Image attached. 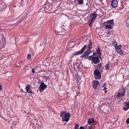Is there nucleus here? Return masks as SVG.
<instances>
[{
	"mask_svg": "<svg viewBox=\"0 0 129 129\" xmlns=\"http://www.w3.org/2000/svg\"><path fill=\"white\" fill-rule=\"evenodd\" d=\"M107 34H110V33L109 31H107Z\"/></svg>",
	"mask_w": 129,
	"mask_h": 129,
	"instance_id": "obj_40",
	"label": "nucleus"
},
{
	"mask_svg": "<svg viewBox=\"0 0 129 129\" xmlns=\"http://www.w3.org/2000/svg\"><path fill=\"white\" fill-rule=\"evenodd\" d=\"M58 34V35H59V34H58V33H57Z\"/></svg>",
	"mask_w": 129,
	"mask_h": 129,
	"instance_id": "obj_43",
	"label": "nucleus"
},
{
	"mask_svg": "<svg viewBox=\"0 0 129 129\" xmlns=\"http://www.w3.org/2000/svg\"><path fill=\"white\" fill-rule=\"evenodd\" d=\"M32 72L33 73H34L35 72V70L34 69H33L32 70Z\"/></svg>",
	"mask_w": 129,
	"mask_h": 129,
	"instance_id": "obj_37",
	"label": "nucleus"
},
{
	"mask_svg": "<svg viewBox=\"0 0 129 129\" xmlns=\"http://www.w3.org/2000/svg\"><path fill=\"white\" fill-rule=\"evenodd\" d=\"M87 58L90 60H92V57H93V55H89L88 56H87Z\"/></svg>",
	"mask_w": 129,
	"mask_h": 129,
	"instance_id": "obj_21",
	"label": "nucleus"
},
{
	"mask_svg": "<svg viewBox=\"0 0 129 129\" xmlns=\"http://www.w3.org/2000/svg\"><path fill=\"white\" fill-rule=\"evenodd\" d=\"M91 14V16L92 17H95L96 18V15L95 14L94 12L93 13Z\"/></svg>",
	"mask_w": 129,
	"mask_h": 129,
	"instance_id": "obj_26",
	"label": "nucleus"
},
{
	"mask_svg": "<svg viewBox=\"0 0 129 129\" xmlns=\"http://www.w3.org/2000/svg\"><path fill=\"white\" fill-rule=\"evenodd\" d=\"M116 51L118 52L119 53L120 55H123V52L122 51L121 49L120 48H118V46L117 47L116 49Z\"/></svg>",
	"mask_w": 129,
	"mask_h": 129,
	"instance_id": "obj_12",
	"label": "nucleus"
},
{
	"mask_svg": "<svg viewBox=\"0 0 129 129\" xmlns=\"http://www.w3.org/2000/svg\"><path fill=\"white\" fill-rule=\"evenodd\" d=\"M66 113V112L65 111H62L61 112L60 114V115L61 117L62 118L64 116L65 114Z\"/></svg>",
	"mask_w": 129,
	"mask_h": 129,
	"instance_id": "obj_14",
	"label": "nucleus"
},
{
	"mask_svg": "<svg viewBox=\"0 0 129 129\" xmlns=\"http://www.w3.org/2000/svg\"><path fill=\"white\" fill-rule=\"evenodd\" d=\"M96 52L100 56L101 55L99 47H98V49L96 50Z\"/></svg>",
	"mask_w": 129,
	"mask_h": 129,
	"instance_id": "obj_15",
	"label": "nucleus"
},
{
	"mask_svg": "<svg viewBox=\"0 0 129 129\" xmlns=\"http://www.w3.org/2000/svg\"><path fill=\"white\" fill-rule=\"evenodd\" d=\"M79 126V125L78 124H75V129H78Z\"/></svg>",
	"mask_w": 129,
	"mask_h": 129,
	"instance_id": "obj_23",
	"label": "nucleus"
},
{
	"mask_svg": "<svg viewBox=\"0 0 129 129\" xmlns=\"http://www.w3.org/2000/svg\"><path fill=\"white\" fill-rule=\"evenodd\" d=\"M106 70H107L108 69H109V68L108 67V64H106L105 66Z\"/></svg>",
	"mask_w": 129,
	"mask_h": 129,
	"instance_id": "obj_29",
	"label": "nucleus"
},
{
	"mask_svg": "<svg viewBox=\"0 0 129 129\" xmlns=\"http://www.w3.org/2000/svg\"><path fill=\"white\" fill-rule=\"evenodd\" d=\"M79 129H85L84 127L82 126H81Z\"/></svg>",
	"mask_w": 129,
	"mask_h": 129,
	"instance_id": "obj_35",
	"label": "nucleus"
},
{
	"mask_svg": "<svg viewBox=\"0 0 129 129\" xmlns=\"http://www.w3.org/2000/svg\"><path fill=\"white\" fill-rule=\"evenodd\" d=\"M121 47H122L121 45H119V46L118 47V48H120Z\"/></svg>",
	"mask_w": 129,
	"mask_h": 129,
	"instance_id": "obj_39",
	"label": "nucleus"
},
{
	"mask_svg": "<svg viewBox=\"0 0 129 129\" xmlns=\"http://www.w3.org/2000/svg\"><path fill=\"white\" fill-rule=\"evenodd\" d=\"M93 22V21L91 20V21L90 22V23L89 24V25L90 27H91V26L92 25V24Z\"/></svg>",
	"mask_w": 129,
	"mask_h": 129,
	"instance_id": "obj_30",
	"label": "nucleus"
},
{
	"mask_svg": "<svg viewBox=\"0 0 129 129\" xmlns=\"http://www.w3.org/2000/svg\"><path fill=\"white\" fill-rule=\"evenodd\" d=\"M112 45L114 46H115L117 45V43L116 42H112Z\"/></svg>",
	"mask_w": 129,
	"mask_h": 129,
	"instance_id": "obj_28",
	"label": "nucleus"
},
{
	"mask_svg": "<svg viewBox=\"0 0 129 129\" xmlns=\"http://www.w3.org/2000/svg\"><path fill=\"white\" fill-rule=\"evenodd\" d=\"M2 89V88L1 86V85L0 84V91H1Z\"/></svg>",
	"mask_w": 129,
	"mask_h": 129,
	"instance_id": "obj_38",
	"label": "nucleus"
},
{
	"mask_svg": "<svg viewBox=\"0 0 129 129\" xmlns=\"http://www.w3.org/2000/svg\"><path fill=\"white\" fill-rule=\"evenodd\" d=\"M101 89L103 90H104L105 93H106L107 92V88L106 87L104 86H102Z\"/></svg>",
	"mask_w": 129,
	"mask_h": 129,
	"instance_id": "obj_18",
	"label": "nucleus"
},
{
	"mask_svg": "<svg viewBox=\"0 0 129 129\" xmlns=\"http://www.w3.org/2000/svg\"><path fill=\"white\" fill-rule=\"evenodd\" d=\"M70 117V115L69 113H66L64 115V117L62 118V120L63 122L66 121L68 122L69 120V118Z\"/></svg>",
	"mask_w": 129,
	"mask_h": 129,
	"instance_id": "obj_3",
	"label": "nucleus"
},
{
	"mask_svg": "<svg viewBox=\"0 0 129 129\" xmlns=\"http://www.w3.org/2000/svg\"><path fill=\"white\" fill-rule=\"evenodd\" d=\"M93 74L96 79H100L101 78V74L98 70H95Z\"/></svg>",
	"mask_w": 129,
	"mask_h": 129,
	"instance_id": "obj_2",
	"label": "nucleus"
},
{
	"mask_svg": "<svg viewBox=\"0 0 129 129\" xmlns=\"http://www.w3.org/2000/svg\"><path fill=\"white\" fill-rule=\"evenodd\" d=\"M88 128L89 129H92V128H91L90 127V126L88 127Z\"/></svg>",
	"mask_w": 129,
	"mask_h": 129,
	"instance_id": "obj_41",
	"label": "nucleus"
},
{
	"mask_svg": "<svg viewBox=\"0 0 129 129\" xmlns=\"http://www.w3.org/2000/svg\"><path fill=\"white\" fill-rule=\"evenodd\" d=\"M105 28L106 29H111L112 28V27L110 25H106L105 26Z\"/></svg>",
	"mask_w": 129,
	"mask_h": 129,
	"instance_id": "obj_19",
	"label": "nucleus"
},
{
	"mask_svg": "<svg viewBox=\"0 0 129 129\" xmlns=\"http://www.w3.org/2000/svg\"><path fill=\"white\" fill-rule=\"evenodd\" d=\"M47 85H45L43 81H42L40 85V87L39 88L40 92H41L47 88Z\"/></svg>",
	"mask_w": 129,
	"mask_h": 129,
	"instance_id": "obj_4",
	"label": "nucleus"
},
{
	"mask_svg": "<svg viewBox=\"0 0 129 129\" xmlns=\"http://www.w3.org/2000/svg\"><path fill=\"white\" fill-rule=\"evenodd\" d=\"M92 43L91 41V40H89L88 42L87 48H88V49H91L92 48Z\"/></svg>",
	"mask_w": 129,
	"mask_h": 129,
	"instance_id": "obj_10",
	"label": "nucleus"
},
{
	"mask_svg": "<svg viewBox=\"0 0 129 129\" xmlns=\"http://www.w3.org/2000/svg\"><path fill=\"white\" fill-rule=\"evenodd\" d=\"M92 60L93 61L95 64H96L99 62L100 60L99 58L98 57H92Z\"/></svg>",
	"mask_w": 129,
	"mask_h": 129,
	"instance_id": "obj_6",
	"label": "nucleus"
},
{
	"mask_svg": "<svg viewBox=\"0 0 129 129\" xmlns=\"http://www.w3.org/2000/svg\"><path fill=\"white\" fill-rule=\"evenodd\" d=\"M114 20H113L112 19L109 20L107 21L106 22H104L103 23V24L106 25V24H110L111 25H113L114 24Z\"/></svg>",
	"mask_w": 129,
	"mask_h": 129,
	"instance_id": "obj_9",
	"label": "nucleus"
},
{
	"mask_svg": "<svg viewBox=\"0 0 129 129\" xmlns=\"http://www.w3.org/2000/svg\"><path fill=\"white\" fill-rule=\"evenodd\" d=\"M102 65V64L101 63L99 64H98L96 66V67L98 69H100V67Z\"/></svg>",
	"mask_w": 129,
	"mask_h": 129,
	"instance_id": "obj_22",
	"label": "nucleus"
},
{
	"mask_svg": "<svg viewBox=\"0 0 129 129\" xmlns=\"http://www.w3.org/2000/svg\"><path fill=\"white\" fill-rule=\"evenodd\" d=\"M66 122H65V123L64 124V125H66Z\"/></svg>",
	"mask_w": 129,
	"mask_h": 129,
	"instance_id": "obj_42",
	"label": "nucleus"
},
{
	"mask_svg": "<svg viewBox=\"0 0 129 129\" xmlns=\"http://www.w3.org/2000/svg\"><path fill=\"white\" fill-rule=\"evenodd\" d=\"M124 95V93H119L117 95V96L119 97H121Z\"/></svg>",
	"mask_w": 129,
	"mask_h": 129,
	"instance_id": "obj_17",
	"label": "nucleus"
},
{
	"mask_svg": "<svg viewBox=\"0 0 129 129\" xmlns=\"http://www.w3.org/2000/svg\"><path fill=\"white\" fill-rule=\"evenodd\" d=\"M94 119L93 118H90L87 120V122L89 124H91L94 122Z\"/></svg>",
	"mask_w": 129,
	"mask_h": 129,
	"instance_id": "obj_13",
	"label": "nucleus"
},
{
	"mask_svg": "<svg viewBox=\"0 0 129 129\" xmlns=\"http://www.w3.org/2000/svg\"><path fill=\"white\" fill-rule=\"evenodd\" d=\"M77 2L79 5H82L83 4V0H77Z\"/></svg>",
	"mask_w": 129,
	"mask_h": 129,
	"instance_id": "obj_16",
	"label": "nucleus"
},
{
	"mask_svg": "<svg viewBox=\"0 0 129 129\" xmlns=\"http://www.w3.org/2000/svg\"><path fill=\"white\" fill-rule=\"evenodd\" d=\"M91 49H88L87 51H85L83 54L81 56V57L82 58H86V56H88L89 55H90V54H92L93 51H89Z\"/></svg>",
	"mask_w": 129,
	"mask_h": 129,
	"instance_id": "obj_1",
	"label": "nucleus"
},
{
	"mask_svg": "<svg viewBox=\"0 0 129 129\" xmlns=\"http://www.w3.org/2000/svg\"><path fill=\"white\" fill-rule=\"evenodd\" d=\"M92 55H93H93H96V53H94V52L93 51V52L92 53Z\"/></svg>",
	"mask_w": 129,
	"mask_h": 129,
	"instance_id": "obj_33",
	"label": "nucleus"
},
{
	"mask_svg": "<svg viewBox=\"0 0 129 129\" xmlns=\"http://www.w3.org/2000/svg\"><path fill=\"white\" fill-rule=\"evenodd\" d=\"M125 87H123L122 89V91L121 92L123 93H124V95L125 94Z\"/></svg>",
	"mask_w": 129,
	"mask_h": 129,
	"instance_id": "obj_24",
	"label": "nucleus"
},
{
	"mask_svg": "<svg viewBox=\"0 0 129 129\" xmlns=\"http://www.w3.org/2000/svg\"><path fill=\"white\" fill-rule=\"evenodd\" d=\"M128 108H129V107H128V106L125 105L123 108V110L124 111H126Z\"/></svg>",
	"mask_w": 129,
	"mask_h": 129,
	"instance_id": "obj_20",
	"label": "nucleus"
},
{
	"mask_svg": "<svg viewBox=\"0 0 129 129\" xmlns=\"http://www.w3.org/2000/svg\"><path fill=\"white\" fill-rule=\"evenodd\" d=\"M31 54H28L27 55V58L29 59H30L31 58Z\"/></svg>",
	"mask_w": 129,
	"mask_h": 129,
	"instance_id": "obj_27",
	"label": "nucleus"
},
{
	"mask_svg": "<svg viewBox=\"0 0 129 129\" xmlns=\"http://www.w3.org/2000/svg\"><path fill=\"white\" fill-rule=\"evenodd\" d=\"M22 61H21L19 63V64H20V65H20V66H19L20 67H21V66H22V65H23V64H21V63H22Z\"/></svg>",
	"mask_w": 129,
	"mask_h": 129,
	"instance_id": "obj_36",
	"label": "nucleus"
},
{
	"mask_svg": "<svg viewBox=\"0 0 129 129\" xmlns=\"http://www.w3.org/2000/svg\"><path fill=\"white\" fill-rule=\"evenodd\" d=\"M26 89L27 92L29 93H31L32 92V90L30 89V86L28 84H27L26 87Z\"/></svg>",
	"mask_w": 129,
	"mask_h": 129,
	"instance_id": "obj_11",
	"label": "nucleus"
},
{
	"mask_svg": "<svg viewBox=\"0 0 129 129\" xmlns=\"http://www.w3.org/2000/svg\"><path fill=\"white\" fill-rule=\"evenodd\" d=\"M86 47L87 46L86 45H84L80 51L75 52L74 54V55H78L81 54L84 52V50L86 48Z\"/></svg>",
	"mask_w": 129,
	"mask_h": 129,
	"instance_id": "obj_5",
	"label": "nucleus"
},
{
	"mask_svg": "<svg viewBox=\"0 0 129 129\" xmlns=\"http://www.w3.org/2000/svg\"><path fill=\"white\" fill-rule=\"evenodd\" d=\"M96 18L95 17H92V19H91V21H93Z\"/></svg>",
	"mask_w": 129,
	"mask_h": 129,
	"instance_id": "obj_32",
	"label": "nucleus"
},
{
	"mask_svg": "<svg viewBox=\"0 0 129 129\" xmlns=\"http://www.w3.org/2000/svg\"><path fill=\"white\" fill-rule=\"evenodd\" d=\"M99 83V82L98 81L96 80L93 81V88L95 89H96L97 88V86Z\"/></svg>",
	"mask_w": 129,
	"mask_h": 129,
	"instance_id": "obj_8",
	"label": "nucleus"
},
{
	"mask_svg": "<svg viewBox=\"0 0 129 129\" xmlns=\"http://www.w3.org/2000/svg\"><path fill=\"white\" fill-rule=\"evenodd\" d=\"M111 4L113 8L117 7V0H111Z\"/></svg>",
	"mask_w": 129,
	"mask_h": 129,
	"instance_id": "obj_7",
	"label": "nucleus"
},
{
	"mask_svg": "<svg viewBox=\"0 0 129 129\" xmlns=\"http://www.w3.org/2000/svg\"><path fill=\"white\" fill-rule=\"evenodd\" d=\"M106 86V84L105 83H104L103 85L102 86L105 87V86Z\"/></svg>",
	"mask_w": 129,
	"mask_h": 129,
	"instance_id": "obj_34",
	"label": "nucleus"
},
{
	"mask_svg": "<svg viewBox=\"0 0 129 129\" xmlns=\"http://www.w3.org/2000/svg\"><path fill=\"white\" fill-rule=\"evenodd\" d=\"M126 25L127 26L129 27V21H128V19L126 20Z\"/></svg>",
	"mask_w": 129,
	"mask_h": 129,
	"instance_id": "obj_25",
	"label": "nucleus"
},
{
	"mask_svg": "<svg viewBox=\"0 0 129 129\" xmlns=\"http://www.w3.org/2000/svg\"><path fill=\"white\" fill-rule=\"evenodd\" d=\"M126 123L127 124H129V118L127 119L126 120Z\"/></svg>",
	"mask_w": 129,
	"mask_h": 129,
	"instance_id": "obj_31",
	"label": "nucleus"
}]
</instances>
